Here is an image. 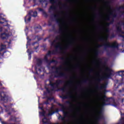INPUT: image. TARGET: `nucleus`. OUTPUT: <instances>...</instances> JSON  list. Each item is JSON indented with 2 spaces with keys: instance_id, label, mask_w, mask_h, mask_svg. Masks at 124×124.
<instances>
[{
  "instance_id": "f257e3e1",
  "label": "nucleus",
  "mask_w": 124,
  "mask_h": 124,
  "mask_svg": "<svg viewBox=\"0 0 124 124\" xmlns=\"http://www.w3.org/2000/svg\"><path fill=\"white\" fill-rule=\"evenodd\" d=\"M101 100L103 101L100 108V110L98 112V116L96 118L97 122H99L101 120L104 119V116L103 115V108L102 107L103 106H106L107 105H111L114 107H118V104L116 103V99L113 97L107 98L106 95H104L103 97L101 98Z\"/></svg>"
},
{
  "instance_id": "f03ea898",
  "label": "nucleus",
  "mask_w": 124,
  "mask_h": 124,
  "mask_svg": "<svg viewBox=\"0 0 124 124\" xmlns=\"http://www.w3.org/2000/svg\"><path fill=\"white\" fill-rule=\"evenodd\" d=\"M49 83L47 86H50L51 89L50 91L52 92H58L59 88H60V85L62 84L63 83H66L65 86L61 89V91L62 92H64L66 90V87H71L72 84H73V81L72 80H69L68 81H64L62 79H58L55 82H53L52 80H49Z\"/></svg>"
},
{
  "instance_id": "7ed1b4c3",
  "label": "nucleus",
  "mask_w": 124,
  "mask_h": 124,
  "mask_svg": "<svg viewBox=\"0 0 124 124\" xmlns=\"http://www.w3.org/2000/svg\"><path fill=\"white\" fill-rule=\"evenodd\" d=\"M60 40H62V36H61V35L56 36L55 37V39L52 42L50 40L49 41V42H50L51 46H54L55 48V50H52V51L49 50L47 52V56L56 55V54L58 52V49H60L61 50H62V45H61V43H58L56 45L55 44L57 41H59Z\"/></svg>"
},
{
  "instance_id": "20e7f679",
  "label": "nucleus",
  "mask_w": 124,
  "mask_h": 124,
  "mask_svg": "<svg viewBox=\"0 0 124 124\" xmlns=\"http://www.w3.org/2000/svg\"><path fill=\"white\" fill-rule=\"evenodd\" d=\"M110 37L109 34H107L105 37H100L98 38L99 41H101L102 42H105V44L103 45L105 48V50H107V48H116V49H119L120 45L118 44L117 41H115L113 42L112 45L110 42H108V38Z\"/></svg>"
},
{
  "instance_id": "39448f33",
  "label": "nucleus",
  "mask_w": 124,
  "mask_h": 124,
  "mask_svg": "<svg viewBox=\"0 0 124 124\" xmlns=\"http://www.w3.org/2000/svg\"><path fill=\"white\" fill-rule=\"evenodd\" d=\"M105 71L108 72L105 76H101L97 79H95L96 82L97 83H100L101 81H104V80H106L107 79H111L112 76H114V71L112 69L108 67H106L105 69Z\"/></svg>"
},
{
  "instance_id": "423d86ee",
  "label": "nucleus",
  "mask_w": 124,
  "mask_h": 124,
  "mask_svg": "<svg viewBox=\"0 0 124 124\" xmlns=\"http://www.w3.org/2000/svg\"><path fill=\"white\" fill-rule=\"evenodd\" d=\"M49 68H51L52 70L55 69V71L52 72V73L55 74L54 78H62L63 77L65 79L67 78L66 73L59 71V70H61V69L62 68V66H60L59 67H57L54 65L49 67Z\"/></svg>"
},
{
  "instance_id": "0eeeda50",
  "label": "nucleus",
  "mask_w": 124,
  "mask_h": 124,
  "mask_svg": "<svg viewBox=\"0 0 124 124\" xmlns=\"http://www.w3.org/2000/svg\"><path fill=\"white\" fill-rule=\"evenodd\" d=\"M51 19L53 20L54 19L56 23H57L59 27V31H56L57 33H64V30H63V22H61V18H60V14H53L51 16Z\"/></svg>"
},
{
  "instance_id": "6e6552de",
  "label": "nucleus",
  "mask_w": 124,
  "mask_h": 124,
  "mask_svg": "<svg viewBox=\"0 0 124 124\" xmlns=\"http://www.w3.org/2000/svg\"><path fill=\"white\" fill-rule=\"evenodd\" d=\"M58 105L61 107V111L62 112L64 116L62 117V115H60L58 117V120H60V119H61L62 121H64V120H65V118L68 117L69 112L65 111V110H66V107H65L63 104L59 103Z\"/></svg>"
},
{
  "instance_id": "1a4fd4ad",
  "label": "nucleus",
  "mask_w": 124,
  "mask_h": 124,
  "mask_svg": "<svg viewBox=\"0 0 124 124\" xmlns=\"http://www.w3.org/2000/svg\"><path fill=\"white\" fill-rule=\"evenodd\" d=\"M31 14H32V10L30 11L29 12V14L25 16L24 22L26 23V24H28V23H30V22H31Z\"/></svg>"
},
{
  "instance_id": "9d476101",
  "label": "nucleus",
  "mask_w": 124,
  "mask_h": 124,
  "mask_svg": "<svg viewBox=\"0 0 124 124\" xmlns=\"http://www.w3.org/2000/svg\"><path fill=\"white\" fill-rule=\"evenodd\" d=\"M44 61L46 62L48 64V65H51V63H55V64H58L59 63V62L57 60H52L51 61H50L48 59V57L46 56H45L44 58Z\"/></svg>"
},
{
  "instance_id": "9b49d317",
  "label": "nucleus",
  "mask_w": 124,
  "mask_h": 124,
  "mask_svg": "<svg viewBox=\"0 0 124 124\" xmlns=\"http://www.w3.org/2000/svg\"><path fill=\"white\" fill-rule=\"evenodd\" d=\"M0 96L1 97V100L4 101V102H7L8 101V96L6 95V92H1Z\"/></svg>"
},
{
  "instance_id": "f8f14e48",
  "label": "nucleus",
  "mask_w": 124,
  "mask_h": 124,
  "mask_svg": "<svg viewBox=\"0 0 124 124\" xmlns=\"http://www.w3.org/2000/svg\"><path fill=\"white\" fill-rule=\"evenodd\" d=\"M39 1L41 3L42 7H44V8L47 7V6L48 5V1L46 0H39Z\"/></svg>"
},
{
  "instance_id": "ddd939ff",
  "label": "nucleus",
  "mask_w": 124,
  "mask_h": 124,
  "mask_svg": "<svg viewBox=\"0 0 124 124\" xmlns=\"http://www.w3.org/2000/svg\"><path fill=\"white\" fill-rule=\"evenodd\" d=\"M106 88H107V84H103L101 86H98V85H97L96 86V89L97 90H99L100 91H101V90H105V91H106Z\"/></svg>"
},
{
  "instance_id": "4468645a",
  "label": "nucleus",
  "mask_w": 124,
  "mask_h": 124,
  "mask_svg": "<svg viewBox=\"0 0 124 124\" xmlns=\"http://www.w3.org/2000/svg\"><path fill=\"white\" fill-rule=\"evenodd\" d=\"M116 74L118 75L119 76H121V80L122 81L124 80V70H121V71H119L116 72Z\"/></svg>"
},
{
  "instance_id": "2eb2a0df",
  "label": "nucleus",
  "mask_w": 124,
  "mask_h": 124,
  "mask_svg": "<svg viewBox=\"0 0 124 124\" xmlns=\"http://www.w3.org/2000/svg\"><path fill=\"white\" fill-rule=\"evenodd\" d=\"M8 36H9V34L6 33L5 32L2 33L0 35V37L1 39H2V40L6 39Z\"/></svg>"
},
{
  "instance_id": "dca6fc26",
  "label": "nucleus",
  "mask_w": 124,
  "mask_h": 124,
  "mask_svg": "<svg viewBox=\"0 0 124 124\" xmlns=\"http://www.w3.org/2000/svg\"><path fill=\"white\" fill-rule=\"evenodd\" d=\"M56 10H57V6H56L54 4H52L51 6L49 7V8L48 9V12L49 13H51L52 11H56Z\"/></svg>"
},
{
  "instance_id": "f3484780",
  "label": "nucleus",
  "mask_w": 124,
  "mask_h": 124,
  "mask_svg": "<svg viewBox=\"0 0 124 124\" xmlns=\"http://www.w3.org/2000/svg\"><path fill=\"white\" fill-rule=\"evenodd\" d=\"M36 64L38 66H41L43 62V60L41 58H37L36 60Z\"/></svg>"
},
{
  "instance_id": "a211bd4d",
  "label": "nucleus",
  "mask_w": 124,
  "mask_h": 124,
  "mask_svg": "<svg viewBox=\"0 0 124 124\" xmlns=\"http://www.w3.org/2000/svg\"><path fill=\"white\" fill-rule=\"evenodd\" d=\"M5 47H6V46L4 45H1L0 48V57H3L4 55V52L1 53V51H3V50H4L5 49Z\"/></svg>"
},
{
  "instance_id": "6ab92c4d",
  "label": "nucleus",
  "mask_w": 124,
  "mask_h": 124,
  "mask_svg": "<svg viewBox=\"0 0 124 124\" xmlns=\"http://www.w3.org/2000/svg\"><path fill=\"white\" fill-rule=\"evenodd\" d=\"M110 9H112V11L110 13H109V15L112 16L113 18H116V17H117V14H114L115 12H116V9H112L111 7H110Z\"/></svg>"
},
{
  "instance_id": "aec40b11",
  "label": "nucleus",
  "mask_w": 124,
  "mask_h": 124,
  "mask_svg": "<svg viewBox=\"0 0 124 124\" xmlns=\"http://www.w3.org/2000/svg\"><path fill=\"white\" fill-rule=\"evenodd\" d=\"M38 10L39 11L43 13V15H44L45 17H46V18H47V17H48V14H47V13H46V12H45V11H44V10H43V9L41 8H38Z\"/></svg>"
},
{
  "instance_id": "412c9836",
  "label": "nucleus",
  "mask_w": 124,
  "mask_h": 124,
  "mask_svg": "<svg viewBox=\"0 0 124 124\" xmlns=\"http://www.w3.org/2000/svg\"><path fill=\"white\" fill-rule=\"evenodd\" d=\"M103 53L104 52L103 51L99 49H97L94 52V55L95 57H98V55H99V54H103Z\"/></svg>"
},
{
  "instance_id": "4be33fe9",
  "label": "nucleus",
  "mask_w": 124,
  "mask_h": 124,
  "mask_svg": "<svg viewBox=\"0 0 124 124\" xmlns=\"http://www.w3.org/2000/svg\"><path fill=\"white\" fill-rule=\"evenodd\" d=\"M59 112V109L58 108H57L56 109V111H52V112H48V113L47 114V116H52V115L55 114V113H58Z\"/></svg>"
},
{
  "instance_id": "5701e85b",
  "label": "nucleus",
  "mask_w": 124,
  "mask_h": 124,
  "mask_svg": "<svg viewBox=\"0 0 124 124\" xmlns=\"http://www.w3.org/2000/svg\"><path fill=\"white\" fill-rule=\"evenodd\" d=\"M60 60L64 61L63 62V64H64V65H66V64H68V62L65 60V58H64V57H61Z\"/></svg>"
},
{
  "instance_id": "b1692460",
  "label": "nucleus",
  "mask_w": 124,
  "mask_h": 124,
  "mask_svg": "<svg viewBox=\"0 0 124 124\" xmlns=\"http://www.w3.org/2000/svg\"><path fill=\"white\" fill-rule=\"evenodd\" d=\"M72 46V43L70 42L69 43L64 47L65 50H67V49H69V48H70Z\"/></svg>"
},
{
  "instance_id": "393cba45",
  "label": "nucleus",
  "mask_w": 124,
  "mask_h": 124,
  "mask_svg": "<svg viewBox=\"0 0 124 124\" xmlns=\"http://www.w3.org/2000/svg\"><path fill=\"white\" fill-rule=\"evenodd\" d=\"M32 15L31 14V16L32 17H34V18L37 17V12H36V11H35L34 12L32 11Z\"/></svg>"
},
{
  "instance_id": "a878e982",
  "label": "nucleus",
  "mask_w": 124,
  "mask_h": 124,
  "mask_svg": "<svg viewBox=\"0 0 124 124\" xmlns=\"http://www.w3.org/2000/svg\"><path fill=\"white\" fill-rule=\"evenodd\" d=\"M42 122L43 124H48V119H47L46 117H45L42 119Z\"/></svg>"
},
{
  "instance_id": "bb28decb",
  "label": "nucleus",
  "mask_w": 124,
  "mask_h": 124,
  "mask_svg": "<svg viewBox=\"0 0 124 124\" xmlns=\"http://www.w3.org/2000/svg\"><path fill=\"white\" fill-rule=\"evenodd\" d=\"M116 31L118 32H122V28L120 26H116Z\"/></svg>"
},
{
  "instance_id": "cd10ccee",
  "label": "nucleus",
  "mask_w": 124,
  "mask_h": 124,
  "mask_svg": "<svg viewBox=\"0 0 124 124\" xmlns=\"http://www.w3.org/2000/svg\"><path fill=\"white\" fill-rule=\"evenodd\" d=\"M62 7L64 9H69V7H68V6H67V4H62Z\"/></svg>"
},
{
  "instance_id": "c85d7f7f",
  "label": "nucleus",
  "mask_w": 124,
  "mask_h": 124,
  "mask_svg": "<svg viewBox=\"0 0 124 124\" xmlns=\"http://www.w3.org/2000/svg\"><path fill=\"white\" fill-rule=\"evenodd\" d=\"M65 103H66V104H67L68 105H70V106L71 107H72V106H73L72 103H71L69 101H66Z\"/></svg>"
},
{
  "instance_id": "c756f323",
  "label": "nucleus",
  "mask_w": 124,
  "mask_h": 124,
  "mask_svg": "<svg viewBox=\"0 0 124 124\" xmlns=\"http://www.w3.org/2000/svg\"><path fill=\"white\" fill-rule=\"evenodd\" d=\"M40 114L41 115V116H42V117H45L46 111H45V110H43V111L40 112Z\"/></svg>"
},
{
  "instance_id": "7c9ffc66",
  "label": "nucleus",
  "mask_w": 124,
  "mask_h": 124,
  "mask_svg": "<svg viewBox=\"0 0 124 124\" xmlns=\"http://www.w3.org/2000/svg\"><path fill=\"white\" fill-rule=\"evenodd\" d=\"M45 89H46L47 93H51V90H50V89H49V88L46 86L45 87Z\"/></svg>"
},
{
  "instance_id": "2f4dec72",
  "label": "nucleus",
  "mask_w": 124,
  "mask_h": 124,
  "mask_svg": "<svg viewBox=\"0 0 124 124\" xmlns=\"http://www.w3.org/2000/svg\"><path fill=\"white\" fill-rule=\"evenodd\" d=\"M52 106H51V107H50V108H49V112H53V111H54V110H53V109H54V105L52 104Z\"/></svg>"
},
{
  "instance_id": "473e14b6",
  "label": "nucleus",
  "mask_w": 124,
  "mask_h": 124,
  "mask_svg": "<svg viewBox=\"0 0 124 124\" xmlns=\"http://www.w3.org/2000/svg\"><path fill=\"white\" fill-rule=\"evenodd\" d=\"M88 81H89V79L88 78L84 79L83 80H82L81 83H82V84L83 83H86L88 82Z\"/></svg>"
},
{
  "instance_id": "72a5a7b5",
  "label": "nucleus",
  "mask_w": 124,
  "mask_h": 124,
  "mask_svg": "<svg viewBox=\"0 0 124 124\" xmlns=\"http://www.w3.org/2000/svg\"><path fill=\"white\" fill-rule=\"evenodd\" d=\"M31 39H29L27 41V46H30L31 45Z\"/></svg>"
},
{
  "instance_id": "f704fd0d",
  "label": "nucleus",
  "mask_w": 124,
  "mask_h": 124,
  "mask_svg": "<svg viewBox=\"0 0 124 124\" xmlns=\"http://www.w3.org/2000/svg\"><path fill=\"white\" fill-rule=\"evenodd\" d=\"M44 104H46V105H49V101L48 100H46V101L44 102Z\"/></svg>"
},
{
  "instance_id": "c9c22d12",
  "label": "nucleus",
  "mask_w": 124,
  "mask_h": 124,
  "mask_svg": "<svg viewBox=\"0 0 124 124\" xmlns=\"http://www.w3.org/2000/svg\"><path fill=\"white\" fill-rule=\"evenodd\" d=\"M37 37V39L38 40V41H40V40H41V39H42V38L40 37H39V36L37 35L36 36Z\"/></svg>"
},
{
  "instance_id": "e433bc0d",
  "label": "nucleus",
  "mask_w": 124,
  "mask_h": 124,
  "mask_svg": "<svg viewBox=\"0 0 124 124\" xmlns=\"http://www.w3.org/2000/svg\"><path fill=\"white\" fill-rule=\"evenodd\" d=\"M114 22H115V20L113 18H112L111 21H110L109 23L111 25H112L114 23Z\"/></svg>"
},
{
  "instance_id": "4c0bfd02",
  "label": "nucleus",
  "mask_w": 124,
  "mask_h": 124,
  "mask_svg": "<svg viewBox=\"0 0 124 124\" xmlns=\"http://www.w3.org/2000/svg\"><path fill=\"white\" fill-rule=\"evenodd\" d=\"M98 62H100V63H102V59L101 58H97Z\"/></svg>"
},
{
  "instance_id": "58836bf2",
  "label": "nucleus",
  "mask_w": 124,
  "mask_h": 124,
  "mask_svg": "<svg viewBox=\"0 0 124 124\" xmlns=\"http://www.w3.org/2000/svg\"><path fill=\"white\" fill-rule=\"evenodd\" d=\"M115 34L114 33H112L111 35H110V36L109 37V38H110V39H112V38H114V37H115Z\"/></svg>"
},
{
  "instance_id": "ea45409f",
  "label": "nucleus",
  "mask_w": 124,
  "mask_h": 124,
  "mask_svg": "<svg viewBox=\"0 0 124 124\" xmlns=\"http://www.w3.org/2000/svg\"><path fill=\"white\" fill-rule=\"evenodd\" d=\"M31 53L30 52L29 54V60H31Z\"/></svg>"
},
{
  "instance_id": "a19ab883",
  "label": "nucleus",
  "mask_w": 124,
  "mask_h": 124,
  "mask_svg": "<svg viewBox=\"0 0 124 124\" xmlns=\"http://www.w3.org/2000/svg\"><path fill=\"white\" fill-rule=\"evenodd\" d=\"M60 97L62 99H66V98H67V96H61Z\"/></svg>"
},
{
  "instance_id": "79ce46f5",
  "label": "nucleus",
  "mask_w": 124,
  "mask_h": 124,
  "mask_svg": "<svg viewBox=\"0 0 124 124\" xmlns=\"http://www.w3.org/2000/svg\"><path fill=\"white\" fill-rule=\"evenodd\" d=\"M121 119L122 120H124V113H121Z\"/></svg>"
},
{
  "instance_id": "37998d69",
  "label": "nucleus",
  "mask_w": 124,
  "mask_h": 124,
  "mask_svg": "<svg viewBox=\"0 0 124 124\" xmlns=\"http://www.w3.org/2000/svg\"><path fill=\"white\" fill-rule=\"evenodd\" d=\"M105 31L106 32H110V30H109V28H106L105 29Z\"/></svg>"
},
{
  "instance_id": "c03bdc74",
  "label": "nucleus",
  "mask_w": 124,
  "mask_h": 124,
  "mask_svg": "<svg viewBox=\"0 0 124 124\" xmlns=\"http://www.w3.org/2000/svg\"><path fill=\"white\" fill-rule=\"evenodd\" d=\"M35 70L36 71L35 74H38V72H37V67L35 66Z\"/></svg>"
},
{
  "instance_id": "a18cd8bd",
  "label": "nucleus",
  "mask_w": 124,
  "mask_h": 124,
  "mask_svg": "<svg viewBox=\"0 0 124 124\" xmlns=\"http://www.w3.org/2000/svg\"><path fill=\"white\" fill-rule=\"evenodd\" d=\"M107 21H110V16H108L106 18Z\"/></svg>"
},
{
  "instance_id": "49530a36",
  "label": "nucleus",
  "mask_w": 124,
  "mask_h": 124,
  "mask_svg": "<svg viewBox=\"0 0 124 124\" xmlns=\"http://www.w3.org/2000/svg\"><path fill=\"white\" fill-rule=\"evenodd\" d=\"M124 92V88H122V90H120L119 91V93H123V92Z\"/></svg>"
},
{
  "instance_id": "de8ad7c7",
  "label": "nucleus",
  "mask_w": 124,
  "mask_h": 124,
  "mask_svg": "<svg viewBox=\"0 0 124 124\" xmlns=\"http://www.w3.org/2000/svg\"><path fill=\"white\" fill-rule=\"evenodd\" d=\"M3 31V28L0 27V32H1Z\"/></svg>"
},
{
  "instance_id": "09e8293b",
  "label": "nucleus",
  "mask_w": 124,
  "mask_h": 124,
  "mask_svg": "<svg viewBox=\"0 0 124 124\" xmlns=\"http://www.w3.org/2000/svg\"><path fill=\"white\" fill-rule=\"evenodd\" d=\"M64 1L66 2H71V1H72V0H64Z\"/></svg>"
},
{
  "instance_id": "8fccbe9b",
  "label": "nucleus",
  "mask_w": 124,
  "mask_h": 124,
  "mask_svg": "<svg viewBox=\"0 0 124 124\" xmlns=\"http://www.w3.org/2000/svg\"><path fill=\"white\" fill-rule=\"evenodd\" d=\"M37 44V41L34 42L33 43H32V46H34V45H35V44Z\"/></svg>"
},
{
  "instance_id": "3c124183",
  "label": "nucleus",
  "mask_w": 124,
  "mask_h": 124,
  "mask_svg": "<svg viewBox=\"0 0 124 124\" xmlns=\"http://www.w3.org/2000/svg\"><path fill=\"white\" fill-rule=\"evenodd\" d=\"M39 47V46L38 45V46H36V47H34V49L35 50H37V49H38Z\"/></svg>"
},
{
  "instance_id": "603ef678",
  "label": "nucleus",
  "mask_w": 124,
  "mask_h": 124,
  "mask_svg": "<svg viewBox=\"0 0 124 124\" xmlns=\"http://www.w3.org/2000/svg\"><path fill=\"white\" fill-rule=\"evenodd\" d=\"M110 25H111V23H110V22L106 23L107 27H109L110 26Z\"/></svg>"
},
{
  "instance_id": "864d4df0",
  "label": "nucleus",
  "mask_w": 124,
  "mask_h": 124,
  "mask_svg": "<svg viewBox=\"0 0 124 124\" xmlns=\"http://www.w3.org/2000/svg\"><path fill=\"white\" fill-rule=\"evenodd\" d=\"M107 54L108 56H110V52H109L108 50H107Z\"/></svg>"
},
{
  "instance_id": "5fc2aeb1",
  "label": "nucleus",
  "mask_w": 124,
  "mask_h": 124,
  "mask_svg": "<svg viewBox=\"0 0 124 124\" xmlns=\"http://www.w3.org/2000/svg\"><path fill=\"white\" fill-rule=\"evenodd\" d=\"M67 94H68V95H71L72 94V93L70 92L67 93Z\"/></svg>"
},
{
  "instance_id": "6e6d98bb",
  "label": "nucleus",
  "mask_w": 124,
  "mask_h": 124,
  "mask_svg": "<svg viewBox=\"0 0 124 124\" xmlns=\"http://www.w3.org/2000/svg\"><path fill=\"white\" fill-rule=\"evenodd\" d=\"M53 98H52V97H48L47 98V100H52V99H53Z\"/></svg>"
},
{
  "instance_id": "4d7b16f0",
  "label": "nucleus",
  "mask_w": 124,
  "mask_h": 124,
  "mask_svg": "<svg viewBox=\"0 0 124 124\" xmlns=\"http://www.w3.org/2000/svg\"><path fill=\"white\" fill-rule=\"evenodd\" d=\"M64 70L65 71H69V69L68 68H64Z\"/></svg>"
},
{
  "instance_id": "13d9d810",
  "label": "nucleus",
  "mask_w": 124,
  "mask_h": 124,
  "mask_svg": "<svg viewBox=\"0 0 124 124\" xmlns=\"http://www.w3.org/2000/svg\"><path fill=\"white\" fill-rule=\"evenodd\" d=\"M39 108L40 109H41V110H42V111H44V109H43V107H39Z\"/></svg>"
},
{
  "instance_id": "bf43d9fd",
  "label": "nucleus",
  "mask_w": 124,
  "mask_h": 124,
  "mask_svg": "<svg viewBox=\"0 0 124 124\" xmlns=\"http://www.w3.org/2000/svg\"><path fill=\"white\" fill-rule=\"evenodd\" d=\"M76 67L77 68H79V67H80V66L79 65V64H78L76 65Z\"/></svg>"
},
{
  "instance_id": "052dcab7",
  "label": "nucleus",
  "mask_w": 124,
  "mask_h": 124,
  "mask_svg": "<svg viewBox=\"0 0 124 124\" xmlns=\"http://www.w3.org/2000/svg\"><path fill=\"white\" fill-rule=\"evenodd\" d=\"M100 47H102V45H98L97 46V48H100Z\"/></svg>"
},
{
  "instance_id": "680f3d73",
  "label": "nucleus",
  "mask_w": 124,
  "mask_h": 124,
  "mask_svg": "<svg viewBox=\"0 0 124 124\" xmlns=\"http://www.w3.org/2000/svg\"><path fill=\"white\" fill-rule=\"evenodd\" d=\"M90 72L92 73V72H93V69H91L90 70Z\"/></svg>"
},
{
  "instance_id": "e2e57ef3",
  "label": "nucleus",
  "mask_w": 124,
  "mask_h": 124,
  "mask_svg": "<svg viewBox=\"0 0 124 124\" xmlns=\"http://www.w3.org/2000/svg\"><path fill=\"white\" fill-rule=\"evenodd\" d=\"M124 98L122 99V100H121L122 103H124Z\"/></svg>"
},
{
  "instance_id": "0e129e2a",
  "label": "nucleus",
  "mask_w": 124,
  "mask_h": 124,
  "mask_svg": "<svg viewBox=\"0 0 124 124\" xmlns=\"http://www.w3.org/2000/svg\"><path fill=\"white\" fill-rule=\"evenodd\" d=\"M97 16H98L99 17H100V16H101V15L100 14H98L97 15Z\"/></svg>"
},
{
  "instance_id": "69168bd1",
  "label": "nucleus",
  "mask_w": 124,
  "mask_h": 124,
  "mask_svg": "<svg viewBox=\"0 0 124 124\" xmlns=\"http://www.w3.org/2000/svg\"><path fill=\"white\" fill-rule=\"evenodd\" d=\"M52 23L51 22H48V26H51Z\"/></svg>"
},
{
  "instance_id": "338daca9",
  "label": "nucleus",
  "mask_w": 124,
  "mask_h": 124,
  "mask_svg": "<svg viewBox=\"0 0 124 124\" xmlns=\"http://www.w3.org/2000/svg\"><path fill=\"white\" fill-rule=\"evenodd\" d=\"M38 71H39L40 72H41V69L39 68V69H38Z\"/></svg>"
},
{
  "instance_id": "774afa93",
  "label": "nucleus",
  "mask_w": 124,
  "mask_h": 124,
  "mask_svg": "<svg viewBox=\"0 0 124 124\" xmlns=\"http://www.w3.org/2000/svg\"><path fill=\"white\" fill-rule=\"evenodd\" d=\"M8 114H9V115H11V112H8Z\"/></svg>"
}]
</instances>
